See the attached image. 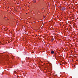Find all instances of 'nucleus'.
I'll list each match as a JSON object with an SVG mask.
<instances>
[{"instance_id":"39448f33","label":"nucleus","mask_w":78,"mask_h":78,"mask_svg":"<svg viewBox=\"0 0 78 78\" xmlns=\"http://www.w3.org/2000/svg\"><path fill=\"white\" fill-rule=\"evenodd\" d=\"M44 9V7H43L42 10H43Z\"/></svg>"},{"instance_id":"f03ea898","label":"nucleus","mask_w":78,"mask_h":78,"mask_svg":"<svg viewBox=\"0 0 78 78\" xmlns=\"http://www.w3.org/2000/svg\"><path fill=\"white\" fill-rule=\"evenodd\" d=\"M51 54H53L54 53V51H51Z\"/></svg>"},{"instance_id":"20e7f679","label":"nucleus","mask_w":78,"mask_h":78,"mask_svg":"<svg viewBox=\"0 0 78 78\" xmlns=\"http://www.w3.org/2000/svg\"><path fill=\"white\" fill-rule=\"evenodd\" d=\"M36 2V1L35 0L33 1V2L34 3H35Z\"/></svg>"},{"instance_id":"7ed1b4c3","label":"nucleus","mask_w":78,"mask_h":78,"mask_svg":"<svg viewBox=\"0 0 78 78\" xmlns=\"http://www.w3.org/2000/svg\"><path fill=\"white\" fill-rule=\"evenodd\" d=\"M51 40L52 41H54V39L53 38H51Z\"/></svg>"},{"instance_id":"f257e3e1","label":"nucleus","mask_w":78,"mask_h":78,"mask_svg":"<svg viewBox=\"0 0 78 78\" xmlns=\"http://www.w3.org/2000/svg\"><path fill=\"white\" fill-rule=\"evenodd\" d=\"M61 9L62 11H65L66 9V8L65 7H62L61 8Z\"/></svg>"},{"instance_id":"423d86ee","label":"nucleus","mask_w":78,"mask_h":78,"mask_svg":"<svg viewBox=\"0 0 78 78\" xmlns=\"http://www.w3.org/2000/svg\"><path fill=\"white\" fill-rule=\"evenodd\" d=\"M45 17V16H43V17Z\"/></svg>"}]
</instances>
